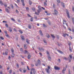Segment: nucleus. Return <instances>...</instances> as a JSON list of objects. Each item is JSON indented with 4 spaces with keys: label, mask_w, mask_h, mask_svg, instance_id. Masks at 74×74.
Wrapping results in <instances>:
<instances>
[{
    "label": "nucleus",
    "mask_w": 74,
    "mask_h": 74,
    "mask_svg": "<svg viewBox=\"0 0 74 74\" xmlns=\"http://www.w3.org/2000/svg\"><path fill=\"white\" fill-rule=\"evenodd\" d=\"M54 14L55 15H57L58 14V11L55 9H54Z\"/></svg>",
    "instance_id": "8"
},
{
    "label": "nucleus",
    "mask_w": 74,
    "mask_h": 74,
    "mask_svg": "<svg viewBox=\"0 0 74 74\" xmlns=\"http://www.w3.org/2000/svg\"><path fill=\"white\" fill-rule=\"evenodd\" d=\"M58 63H60V59H59L58 60Z\"/></svg>",
    "instance_id": "42"
},
{
    "label": "nucleus",
    "mask_w": 74,
    "mask_h": 74,
    "mask_svg": "<svg viewBox=\"0 0 74 74\" xmlns=\"http://www.w3.org/2000/svg\"><path fill=\"white\" fill-rule=\"evenodd\" d=\"M72 31L73 33H74V29H72Z\"/></svg>",
    "instance_id": "64"
},
{
    "label": "nucleus",
    "mask_w": 74,
    "mask_h": 74,
    "mask_svg": "<svg viewBox=\"0 0 74 74\" xmlns=\"http://www.w3.org/2000/svg\"><path fill=\"white\" fill-rule=\"evenodd\" d=\"M43 41H44L45 44H46L47 43V42H46V40H45L44 39Z\"/></svg>",
    "instance_id": "32"
},
{
    "label": "nucleus",
    "mask_w": 74,
    "mask_h": 74,
    "mask_svg": "<svg viewBox=\"0 0 74 74\" xmlns=\"http://www.w3.org/2000/svg\"><path fill=\"white\" fill-rule=\"evenodd\" d=\"M11 51L12 53H14V49H13V48H12L11 49Z\"/></svg>",
    "instance_id": "38"
},
{
    "label": "nucleus",
    "mask_w": 74,
    "mask_h": 74,
    "mask_svg": "<svg viewBox=\"0 0 74 74\" xmlns=\"http://www.w3.org/2000/svg\"><path fill=\"white\" fill-rule=\"evenodd\" d=\"M14 56H15V54H14V53H12V58H14Z\"/></svg>",
    "instance_id": "15"
},
{
    "label": "nucleus",
    "mask_w": 74,
    "mask_h": 74,
    "mask_svg": "<svg viewBox=\"0 0 74 74\" xmlns=\"http://www.w3.org/2000/svg\"><path fill=\"white\" fill-rule=\"evenodd\" d=\"M34 18L36 19H37V16H35Z\"/></svg>",
    "instance_id": "55"
},
{
    "label": "nucleus",
    "mask_w": 74,
    "mask_h": 74,
    "mask_svg": "<svg viewBox=\"0 0 74 74\" xmlns=\"http://www.w3.org/2000/svg\"><path fill=\"white\" fill-rule=\"evenodd\" d=\"M48 58L49 59V60L51 61V58L50 56H48Z\"/></svg>",
    "instance_id": "22"
},
{
    "label": "nucleus",
    "mask_w": 74,
    "mask_h": 74,
    "mask_svg": "<svg viewBox=\"0 0 74 74\" xmlns=\"http://www.w3.org/2000/svg\"><path fill=\"white\" fill-rule=\"evenodd\" d=\"M40 34L42 36H43V34L42 33V32L41 33H40Z\"/></svg>",
    "instance_id": "46"
},
{
    "label": "nucleus",
    "mask_w": 74,
    "mask_h": 74,
    "mask_svg": "<svg viewBox=\"0 0 74 74\" xmlns=\"http://www.w3.org/2000/svg\"><path fill=\"white\" fill-rule=\"evenodd\" d=\"M38 64L39 65H40L41 64V62H40V60H38Z\"/></svg>",
    "instance_id": "12"
},
{
    "label": "nucleus",
    "mask_w": 74,
    "mask_h": 74,
    "mask_svg": "<svg viewBox=\"0 0 74 74\" xmlns=\"http://www.w3.org/2000/svg\"><path fill=\"white\" fill-rule=\"evenodd\" d=\"M9 29L10 32H12V29H11V28L10 27H9Z\"/></svg>",
    "instance_id": "18"
},
{
    "label": "nucleus",
    "mask_w": 74,
    "mask_h": 74,
    "mask_svg": "<svg viewBox=\"0 0 74 74\" xmlns=\"http://www.w3.org/2000/svg\"><path fill=\"white\" fill-rule=\"evenodd\" d=\"M66 12L67 14V16L68 17H69V18H70V15H69V11L67 10H66Z\"/></svg>",
    "instance_id": "4"
},
{
    "label": "nucleus",
    "mask_w": 74,
    "mask_h": 74,
    "mask_svg": "<svg viewBox=\"0 0 74 74\" xmlns=\"http://www.w3.org/2000/svg\"><path fill=\"white\" fill-rule=\"evenodd\" d=\"M48 23L49 25H51V22L50 21H48Z\"/></svg>",
    "instance_id": "20"
},
{
    "label": "nucleus",
    "mask_w": 74,
    "mask_h": 74,
    "mask_svg": "<svg viewBox=\"0 0 74 74\" xmlns=\"http://www.w3.org/2000/svg\"><path fill=\"white\" fill-rule=\"evenodd\" d=\"M69 74H71V72H70V71L69 70Z\"/></svg>",
    "instance_id": "52"
},
{
    "label": "nucleus",
    "mask_w": 74,
    "mask_h": 74,
    "mask_svg": "<svg viewBox=\"0 0 74 74\" xmlns=\"http://www.w3.org/2000/svg\"><path fill=\"white\" fill-rule=\"evenodd\" d=\"M38 8H39V9H40V8H41V7L40 6H38Z\"/></svg>",
    "instance_id": "60"
},
{
    "label": "nucleus",
    "mask_w": 74,
    "mask_h": 74,
    "mask_svg": "<svg viewBox=\"0 0 74 74\" xmlns=\"http://www.w3.org/2000/svg\"><path fill=\"white\" fill-rule=\"evenodd\" d=\"M51 69V67L49 66H48L47 69H46V71L48 73H49V69Z\"/></svg>",
    "instance_id": "2"
},
{
    "label": "nucleus",
    "mask_w": 74,
    "mask_h": 74,
    "mask_svg": "<svg viewBox=\"0 0 74 74\" xmlns=\"http://www.w3.org/2000/svg\"><path fill=\"white\" fill-rule=\"evenodd\" d=\"M31 71H35V69H34V68H33L32 69H31Z\"/></svg>",
    "instance_id": "33"
},
{
    "label": "nucleus",
    "mask_w": 74,
    "mask_h": 74,
    "mask_svg": "<svg viewBox=\"0 0 74 74\" xmlns=\"http://www.w3.org/2000/svg\"><path fill=\"white\" fill-rule=\"evenodd\" d=\"M28 28L29 29H31L32 28V26H31V25H28Z\"/></svg>",
    "instance_id": "25"
},
{
    "label": "nucleus",
    "mask_w": 74,
    "mask_h": 74,
    "mask_svg": "<svg viewBox=\"0 0 74 74\" xmlns=\"http://www.w3.org/2000/svg\"><path fill=\"white\" fill-rule=\"evenodd\" d=\"M72 10L73 11H74V7L73 6L72 7Z\"/></svg>",
    "instance_id": "63"
},
{
    "label": "nucleus",
    "mask_w": 74,
    "mask_h": 74,
    "mask_svg": "<svg viewBox=\"0 0 74 74\" xmlns=\"http://www.w3.org/2000/svg\"><path fill=\"white\" fill-rule=\"evenodd\" d=\"M26 42L27 43V44H29V40H28V39H26Z\"/></svg>",
    "instance_id": "29"
},
{
    "label": "nucleus",
    "mask_w": 74,
    "mask_h": 74,
    "mask_svg": "<svg viewBox=\"0 0 74 74\" xmlns=\"http://www.w3.org/2000/svg\"><path fill=\"white\" fill-rule=\"evenodd\" d=\"M10 19H11V20H12V21H13V22L15 21V19H14L13 18H10Z\"/></svg>",
    "instance_id": "17"
},
{
    "label": "nucleus",
    "mask_w": 74,
    "mask_h": 74,
    "mask_svg": "<svg viewBox=\"0 0 74 74\" xmlns=\"http://www.w3.org/2000/svg\"><path fill=\"white\" fill-rule=\"evenodd\" d=\"M21 2H22L23 5V6L25 5V3H24V0H21Z\"/></svg>",
    "instance_id": "9"
},
{
    "label": "nucleus",
    "mask_w": 74,
    "mask_h": 74,
    "mask_svg": "<svg viewBox=\"0 0 74 74\" xmlns=\"http://www.w3.org/2000/svg\"><path fill=\"white\" fill-rule=\"evenodd\" d=\"M20 51H21V52H23V49H22V48H20Z\"/></svg>",
    "instance_id": "39"
},
{
    "label": "nucleus",
    "mask_w": 74,
    "mask_h": 74,
    "mask_svg": "<svg viewBox=\"0 0 74 74\" xmlns=\"http://www.w3.org/2000/svg\"><path fill=\"white\" fill-rule=\"evenodd\" d=\"M64 71H65V68H64L63 70L62 71V73H63V74H64Z\"/></svg>",
    "instance_id": "13"
},
{
    "label": "nucleus",
    "mask_w": 74,
    "mask_h": 74,
    "mask_svg": "<svg viewBox=\"0 0 74 74\" xmlns=\"http://www.w3.org/2000/svg\"><path fill=\"white\" fill-rule=\"evenodd\" d=\"M26 10L27 11H28L29 10V8L28 7L26 8Z\"/></svg>",
    "instance_id": "58"
},
{
    "label": "nucleus",
    "mask_w": 74,
    "mask_h": 74,
    "mask_svg": "<svg viewBox=\"0 0 74 74\" xmlns=\"http://www.w3.org/2000/svg\"><path fill=\"white\" fill-rule=\"evenodd\" d=\"M35 14H36V15H39V13L37 12H35Z\"/></svg>",
    "instance_id": "41"
},
{
    "label": "nucleus",
    "mask_w": 74,
    "mask_h": 74,
    "mask_svg": "<svg viewBox=\"0 0 74 74\" xmlns=\"http://www.w3.org/2000/svg\"><path fill=\"white\" fill-rule=\"evenodd\" d=\"M29 5H32V2L31 1H29Z\"/></svg>",
    "instance_id": "37"
},
{
    "label": "nucleus",
    "mask_w": 74,
    "mask_h": 74,
    "mask_svg": "<svg viewBox=\"0 0 74 74\" xmlns=\"http://www.w3.org/2000/svg\"><path fill=\"white\" fill-rule=\"evenodd\" d=\"M39 33H42L41 30H39Z\"/></svg>",
    "instance_id": "62"
},
{
    "label": "nucleus",
    "mask_w": 74,
    "mask_h": 74,
    "mask_svg": "<svg viewBox=\"0 0 74 74\" xmlns=\"http://www.w3.org/2000/svg\"><path fill=\"white\" fill-rule=\"evenodd\" d=\"M68 45H69V47H71V42H70L69 41L68 42Z\"/></svg>",
    "instance_id": "6"
},
{
    "label": "nucleus",
    "mask_w": 74,
    "mask_h": 74,
    "mask_svg": "<svg viewBox=\"0 0 74 74\" xmlns=\"http://www.w3.org/2000/svg\"><path fill=\"white\" fill-rule=\"evenodd\" d=\"M61 4L62 5V7H64V3L62 2Z\"/></svg>",
    "instance_id": "14"
},
{
    "label": "nucleus",
    "mask_w": 74,
    "mask_h": 74,
    "mask_svg": "<svg viewBox=\"0 0 74 74\" xmlns=\"http://www.w3.org/2000/svg\"><path fill=\"white\" fill-rule=\"evenodd\" d=\"M44 5H45V6H46V5H47V3L45 2H44Z\"/></svg>",
    "instance_id": "36"
},
{
    "label": "nucleus",
    "mask_w": 74,
    "mask_h": 74,
    "mask_svg": "<svg viewBox=\"0 0 74 74\" xmlns=\"http://www.w3.org/2000/svg\"><path fill=\"white\" fill-rule=\"evenodd\" d=\"M69 49L70 52H72V47H71V46H69Z\"/></svg>",
    "instance_id": "5"
},
{
    "label": "nucleus",
    "mask_w": 74,
    "mask_h": 74,
    "mask_svg": "<svg viewBox=\"0 0 74 74\" xmlns=\"http://www.w3.org/2000/svg\"><path fill=\"white\" fill-rule=\"evenodd\" d=\"M40 11H41V10L40 9H38V13H40Z\"/></svg>",
    "instance_id": "31"
},
{
    "label": "nucleus",
    "mask_w": 74,
    "mask_h": 74,
    "mask_svg": "<svg viewBox=\"0 0 74 74\" xmlns=\"http://www.w3.org/2000/svg\"><path fill=\"white\" fill-rule=\"evenodd\" d=\"M5 7H7V4H4Z\"/></svg>",
    "instance_id": "59"
},
{
    "label": "nucleus",
    "mask_w": 74,
    "mask_h": 74,
    "mask_svg": "<svg viewBox=\"0 0 74 74\" xmlns=\"http://www.w3.org/2000/svg\"><path fill=\"white\" fill-rule=\"evenodd\" d=\"M32 10L33 11H36V9H35V8H32Z\"/></svg>",
    "instance_id": "24"
},
{
    "label": "nucleus",
    "mask_w": 74,
    "mask_h": 74,
    "mask_svg": "<svg viewBox=\"0 0 74 74\" xmlns=\"http://www.w3.org/2000/svg\"><path fill=\"white\" fill-rule=\"evenodd\" d=\"M16 13H17V14H18V13H19V12L18 11V10H16Z\"/></svg>",
    "instance_id": "51"
},
{
    "label": "nucleus",
    "mask_w": 74,
    "mask_h": 74,
    "mask_svg": "<svg viewBox=\"0 0 74 74\" xmlns=\"http://www.w3.org/2000/svg\"><path fill=\"white\" fill-rule=\"evenodd\" d=\"M0 38H1V39L2 40H4V38H3V37H2V36H1L0 37Z\"/></svg>",
    "instance_id": "47"
},
{
    "label": "nucleus",
    "mask_w": 74,
    "mask_h": 74,
    "mask_svg": "<svg viewBox=\"0 0 74 74\" xmlns=\"http://www.w3.org/2000/svg\"><path fill=\"white\" fill-rule=\"evenodd\" d=\"M38 49L40 51H41V49L40 47H38Z\"/></svg>",
    "instance_id": "45"
},
{
    "label": "nucleus",
    "mask_w": 74,
    "mask_h": 74,
    "mask_svg": "<svg viewBox=\"0 0 74 74\" xmlns=\"http://www.w3.org/2000/svg\"><path fill=\"white\" fill-rule=\"evenodd\" d=\"M39 33H42L41 30H39Z\"/></svg>",
    "instance_id": "61"
},
{
    "label": "nucleus",
    "mask_w": 74,
    "mask_h": 74,
    "mask_svg": "<svg viewBox=\"0 0 74 74\" xmlns=\"http://www.w3.org/2000/svg\"><path fill=\"white\" fill-rule=\"evenodd\" d=\"M53 8H54V9H55L56 7H55V4H53Z\"/></svg>",
    "instance_id": "28"
},
{
    "label": "nucleus",
    "mask_w": 74,
    "mask_h": 74,
    "mask_svg": "<svg viewBox=\"0 0 74 74\" xmlns=\"http://www.w3.org/2000/svg\"><path fill=\"white\" fill-rule=\"evenodd\" d=\"M5 26L7 27H8V25L7 24V23L5 24Z\"/></svg>",
    "instance_id": "53"
},
{
    "label": "nucleus",
    "mask_w": 74,
    "mask_h": 74,
    "mask_svg": "<svg viewBox=\"0 0 74 74\" xmlns=\"http://www.w3.org/2000/svg\"><path fill=\"white\" fill-rule=\"evenodd\" d=\"M54 69L55 70H60V67H59L58 66H55L54 67Z\"/></svg>",
    "instance_id": "3"
},
{
    "label": "nucleus",
    "mask_w": 74,
    "mask_h": 74,
    "mask_svg": "<svg viewBox=\"0 0 74 74\" xmlns=\"http://www.w3.org/2000/svg\"><path fill=\"white\" fill-rule=\"evenodd\" d=\"M56 37L57 38H58V39H59V35H57Z\"/></svg>",
    "instance_id": "48"
},
{
    "label": "nucleus",
    "mask_w": 74,
    "mask_h": 74,
    "mask_svg": "<svg viewBox=\"0 0 74 74\" xmlns=\"http://www.w3.org/2000/svg\"><path fill=\"white\" fill-rule=\"evenodd\" d=\"M43 26L44 27H47V26L45 25V24H43Z\"/></svg>",
    "instance_id": "34"
},
{
    "label": "nucleus",
    "mask_w": 74,
    "mask_h": 74,
    "mask_svg": "<svg viewBox=\"0 0 74 74\" xmlns=\"http://www.w3.org/2000/svg\"><path fill=\"white\" fill-rule=\"evenodd\" d=\"M0 3L1 5H3V2H2V1H0Z\"/></svg>",
    "instance_id": "26"
},
{
    "label": "nucleus",
    "mask_w": 74,
    "mask_h": 74,
    "mask_svg": "<svg viewBox=\"0 0 74 74\" xmlns=\"http://www.w3.org/2000/svg\"><path fill=\"white\" fill-rule=\"evenodd\" d=\"M57 51L60 53H61V54H63V52L62 51L59 50H57Z\"/></svg>",
    "instance_id": "7"
},
{
    "label": "nucleus",
    "mask_w": 74,
    "mask_h": 74,
    "mask_svg": "<svg viewBox=\"0 0 74 74\" xmlns=\"http://www.w3.org/2000/svg\"><path fill=\"white\" fill-rule=\"evenodd\" d=\"M72 58H73V56H72V55L71 54L70 55H69V57L68 58L69 62H71Z\"/></svg>",
    "instance_id": "1"
},
{
    "label": "nucleus",
    "mask_w": 74,
    "mask_h": 74,
    "mask_svg": "<svg viewBox=\"0 0 74 74\" xmlns=\"http://www.w3.org/2000/svg\"><path fill=\"white\" fill-rule=\"evenodd\" d=\"M24 48L25 49H27V47H26V45H24Z\"/></svg>",
    "instance_id": "16"
},
{
    "label": "nucleus",
    "mask_w": 74,
    "mask_h": 74,
    "mask_svg": "<svg viewBox=\"0 0 74 74\" xmlns=\"http://www.w3.org/2000/svg\"><path fill=\"white\" fill-rule=\"evenodd\" d=\"M8 54V52L7 51H6L5 52V54L7 55Z\"/></svg>",
    "instance_id": "54"
},
{
    "label": "nucleus",
    "mask_w": 74,
    "mask_h": 74,
    "mask_svg": "<svg viewBox=\"0 0 74 74\" xmlns=\"http://www.w3.org/2000/svg\"><path fill=\"white\" fill-rule=\"evenodd\" d=\"M32 57V56H31V55L30 54H29L27 56L28 59H30V58Z\"/></svg>",
    "instance_id": "10"
},
{
    "label": "nucleus",
    "mask_w": 74,
    "mask_h": 74,
    "mask_svg": "<svg viewBox=\"0 0 74 74\" xmlns=\"http://www.w3.org/2000/svg\"><path fill=\"white\" fill-rule=\"evenodd\" d=\"M9 73H10V74H11V73H12V70H10V71Z\"/></svg>",
    "instance_id": "50"
},
{
    "label": "nucleus",
    "mask_w": 74,
    "mask_h": 74,
    "mask_svg": "<svg viewBox=\"0 0 74 74\" xmlns=\"http://www.w3.org/2000/svg\"><path fill=\"white\" fill-rule=\"evenodd\" d=\"M5 10L6 12H10V10H9L7 8Z\"/></svg>",
    "instance_id": "21"
},
{
    "label": "nucleus",
    "mask_w": 74,
    "mask_h": 74,
    "mask_svg": "<svg viewBox=\"0 0 74 74\" xmlns=\"http://www.w3.org/2000/svg\"><path fill=\"white\" fill-rule=\"evenodd\" d=\"M21 37L22 39L23 40H25V38H24V36H21Z\"/></svg>",
    "instance_id": "27"
},
{
    "label": "nucleus",
    "mask_w": 74,
    "mask_h": 74,
    "mask_svg": "<svg viewBox=\"0 0 74 74\" xmlns=\"http://www.w3.org/2000/svg\"><path fill=\"white\" fill-rule=\"evenodd\" d=\"M72 22L74 24V18H72Z\"/></svg>",
    "instance_id": "56"
},
{
    "label": "nucleus",
    "mask_w": 74,
    "mask_h": 74,
    "mask_svg": "<svg viewBox=\"0 0 74 74\" xmlns=\"http://www.w3.org/2000/svg\"><path fill=\"white\" fill-rule=\"evenodd\" d=\"M46 36L47 37V38H49V35L48 34H46Z\"/></svg>",
    "instance_id": "11"
},
{
    "label": "nucleus",
    "mask_w": 74,
    "mask_h": 74,
    "mask_svg": "<svg viewBox=\"0 0 74 74\" xmlns=\"http://www.w3.org/2000/svg\"><path fill=\"white\" fill-rule=\"evenodd\" d=\"M51 36L53 38H55V37L54 36V35L51 34Z\"/></svg>",
    "instance_id": "23"
},
{
    "label": "nucleus",
    "mask_w": 74,
    "mask_h": 74,
    "mask_svg": "<svg viewBox=\"0 0 74 74\" xmlns=\"http://www.w3.org/2000/svg\"><path fill=\"white\" fill-rule=\"evenodd\" d=\"M11 7L12 8H14V6L13 5H11Z\"/></svg>",
    "instance_id": "44"
},
{
    "label": "nucleus",
    "mask_w": 74,
    "mask_h": 74,
    "mask_svg": "<svg viewBox=\"0 0 74 74\" xmlns=\"http://www.w3.org/2000/svg\"><path fill=\"white\" fill-rule=\"evenodd\" d=\"M68 29H69V30H70V31H72V30H71V29L70 27H69L68 28Z\"/></svg>",
    "instance_id": "43"
},
{
    "label": "nucleus",
    "mask_w": 74,
    "mask_h": 74,
    "mask_svg": "<svg viewBox=\"0 0 74 74\" xmlns=\"http://www.w3.org/2000/svg\"><path fill=\"white\" fill-rule=\"evenodd\" d=\"M20 2V0H17V3H19Z\"/></svg>",
    "instance_id": "40"
},
{
    "label": "nucleus",
    "mask_w": 74,
    "mask_h": 74,
    "mask_svg": "<svg viewBox=\"0 0 74 74\" xmlns=\"http://www.w3.org/2000/svg\"><path fill=\"white\" fill-rule=\"evenodd\" d=\"M57 1L58 2V3H60V0H57Z\"/></svg>",
    "instance_id": "49"
},
{
    "label": "nucleus",
    "mask_w": 74,
    "mask_h": 74,
    "mask_svg": "<svg viewBox=\"0 0 74 74\" xmlns=\"http://www.w3.org/2000/svg\"><path fill=\"white\" fill-rule=\"evenodd\" d=\"M18 31L20 33H21V34H22V33H23V32H22V31H21V30H19Z\"/></svg>",
    "instance_id": "30"
},
{
    "label": "nucleus",
    "mask_w": 74,
    "mask_h": 74,
    "mask_svg": "<svg viewBox=\"0 0 74 74\" xmlns=\"http://www.w3.org/2000/svg\"><path fill=\"white\" fill-rule=\"evenodd\" d=\"M24 53L25 54H26V53H28V51H27V50H25Z\"/></svg>",
    "instance_id": "19"
},
{
    "label": "nucleus",
    "mask_w": 74,
    "mask_h": 74,
    "mask_svg": "<svg viewBox=\"0 0 74 74\" xmlns=\"http://www.w3.org/2000/svg\"><path fill=\"white\" fill-rule=\"evenodd\" d=\"M0 74H3V72L2 71H0Z\"/></svg>",
    "instance_id": "57"
},
{
    "label": "nucleus",
    "mask_w": 74,
    "mask_h": 74,
    "mask_svg": "<svg viewBox=\"0 0 74 74\" xmlns=\"http://www.w3.org/2000/svg\"><path fill=\"white\" fill-rule=\"evenodd\" d=\"M30 20L31 22H33V18H31Z\"/></svg>",
    "instance_id": "35"
}]
</instances>
